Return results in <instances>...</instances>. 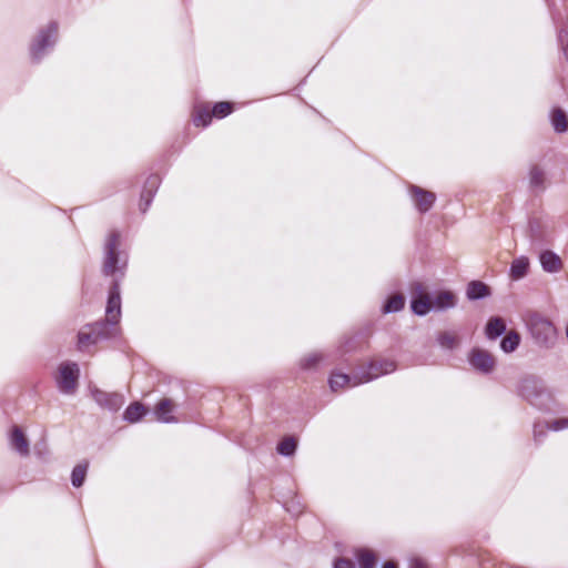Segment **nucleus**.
<instances>
[{"label": "nucleus", "mask_w": 568, "mask_h": 568, "mask_svg": "<svg viewBox=\"0 0 568 568\" xmlns=\"http://www.w3.org/2000/svg\"><path fill=\"white\" fill-rule=\"evenodd\" d=\"M121 234L119 231L108 233L103 245L102 272L106 276H112L113 282L109 290V297L105 308V321L110 327L118 331V323L121 317V294L120 281L124 277L128 266V255L120 250Z\"/></svg>", "instance_id": "obj_1"}, {"label": "nucleus", "mask_w": 568, "mask_h": 568, "mask_svg": "<svg viewBox=\"0 0 568 568\" xmlns=\"http://www.w3.org/2000/svg\"><path fill=\"white\" fill-rule=\"evenodd\" d=\"M59 39V23L49 21L41 26L29 44V55L32 62L39 63L50 54Z\"/></svg>", "instance_id": "obj_2"}, {"label": "nucleus", "mask_w": 568, "mask_h": 568, "mask_svg": "<svg viewBox=\"0 0 568 568\" xmlns=\"http://www.w3.org/2000/svg\"><path fill=\"white\" fill-rule=\"evenodd\" d=\"M519 389L523 397L540 409H548L552 402V393L546 387L544 381L535 376L524 378Z\"/></svg>", "instance_id": "obj_3"}, {"label": "nucleus", "mask_w": 568, "mask_h": 568, "mask_svg": "<svg viewBox=\"0 0 568 568\" xmlns=\"http://www.w3.org/2000/svg\"><path fill=\"white\" fill-rule=\"evenodd\" d=\"M526 323L536 344L544 347H549L552 344L556 328L549 320L539 314H531L528 316Z\"/></svg>", "instance_id": "obj_4"}, {"label": "nucleus", "mask_w": 568, "mask_h": 568, "mask_svg": "<svg viewBox=\"0 0 568 568\" xmlns=\"http://www.w3.org/2000/svg\"><path fill=\"white\" fill-rule=\"evenodd\" d=\"M115 334L114 329L103 322L87 325L78 333V348L83 352L89 346L95 345L101 341L109 339L115 336Z\"/></svg>", "instance_id": "obj_5"}, {"label": "nucleus", "mask_w": 568, "mask_h": 568, "mask_svg": "<svg viewBox=\"0 0 568 568\" xmlns=\"http://www.w3.org/2000/svg\"><path fill=\"white\" fill-rule=\"evenodd\" d=\"M395 369L396 363L393 359H374L366 366H361L355 371V382L353 385L368 383L383 375L393 373Z\"/></svg>", "instance_id": "obj_6"}, {"label": "nucleus", "mask_w": 568, "mask_h": 568, "mask_svg": "<svg viewBox=\"0 0 568 568\" xmlns=\"http://www.w3.org/2000/svg\"><path fill=\"white\" fill-rule=\"evenodd\" d=\"M80 376L79 365L74 362H62L55 375V383L59 390L65 395H72L78 388Z\"/></svg>", "instance_id": "obj_7"}, {"label": "nucleus", "mask_w": 568, "mask_h": 568, "mask_svg": "<svg viewBox=\"0 0 568 568\" xmlns=\"http://www.w3.org/2000/svg\"><path fill=\"white\" fill-rule=\"evenodd\" d=\"M468 362L475 371L485 375L490 374L496 366L495 357L481 348H473L468 354Z\"/></svg>", "instance_id": "obj_8"}, {"label": "nucleus", "mask_w": 568, "mask_h": 568, "mask_svg": "<svg viewBox=\"0 0 568 568\" xmlns=\"http://www.w3.org/2000/svg\"><path fill=\"white\" fill-rule=\"evenodd\" d=\"M91 395L94 402L102 408L110 412L119 410L124 404V398L119 393H108L97 387L91 388Z\"/></svg>", "instance_id": "obj_9"}, {"label": "nucleus", "mask_w": 568, "mask_h": 568, "mask_svg": "<svg viewBox=\"0 0 568 568\" xmlns=\"http://www.w3.org/2000/svg\"><path fill=\"white\" fill-rule=\"evenodd\" d=\"M410 194L415 206L422 213L429 211L436 200V195L433 192L416 185L410 186Z\"/></svg>", "instance_id": "obj_10"}, {"label": "nucleus", "mask_w": 568, "mask_h": 568, "mask_svg": "<svg viewBox=\"0 0 568 568\" xmlns=\"http://www.w3.org/2000/svg\"><path fill=\"white\" fill-rule=\"evenodd\" d=\"M568 428V418H557L547 423H536L534 426V438L536 442H541L547 430H561Z\"/></svg>", "instance_id": "obj_11"}, {"label": "nucleus", "mask_w": 568, "mask_h": 568, "mask_svg": "<svg viewBox=\"0 0 568 568\" xmlns=\"http://www.w3.org/2000/svg\"><path fill=\"white\" fill-rule=\"evenodd\" d=\"M10 446L13 450H16L21 456L29 455V442L21 428L18 426H13L9 437Z\"/></svg>", "instance_id": "obj_12"}, {"label": "nucleus", "mask_w": 568, "mask_h": 568, "mask_svg": "<svg viewBox=\"0 0 568 568\" xmlns=\"http://www.w3.org/2000/svg\"><path fill=\"white\" fill-rule=\"evenodd\" d=\"M173 410V402L169 398H164L156 404L154 408V414L156 416V419L161 423H176L178 419L172 415Z\"/></svg>", "instance_id": "obj_13"}, {"label": "nucleus", "mask_w": 568, "mask_h": 568, "mask_svg": "<svg viewBox=\"0 0 568 568\" xmlns=\"http://www.w3.org/2000/svg\"><path fill=\"white\" fill-rule=\"evenodd\" d=\"M542 270L548 273H557L562 267L560 257L552 251H544L539 255Z\"/></svg>", "instance_id": "obj_14"}, {"label": "nucleus", "mask_w": 568, "mask_h": 568, "mask_svg": "<svg viewBox=\"0 0 568 568\" xmlns=\"http://www.w3.org/2000/svg\"><path fill=\"white\" fill-rule=\"evenodd\" d=\"M432 301L433 310L435 311H445L452 308L456 305V297L454 293L449 291H442L437 293Z\"/></svg>", "instance_id": "obj_15"}, {"label": "nucleus", "mask_w": 568, "mask_h": 568, "mask_svg": "<svg viewBox=\"0 0 568 568\" xmlns=\"http://www.w3.org/2000/svg\"><path fill=\"white\" fill-rule=\"evenodd\" d=\"M467 298L470 301H476L480 298H485L490 295L489 286L480 281H471L467 285L466 290Z\"/></svg>", "instance_id": "obj_16"}, {"label": "nucleus", "mask_w": 568, "mask_h": 568, "mask_svg": "<svg viewBox=\"0 0 568 568\" xmlns=\"http://www.w3.org/2000/svg\"><path fill=\"white\" fill-rule=\"evenodd\" d=\"M212 111L209 104L199 103L193 110V123L196 126H207L212 120Z\"/></svg>", "instance_id": "obj_17"}, {"label": "nucleus", "mask_w": 568, "mask_h": 568, "mask_svg": "<svg viewBox=\"0 0 568 568\" xmlns=\"http://www.w3.org/2000/svg\"><path fill=\"white\" fill-rule=\"evenodd\" d=\"M355 382V372L352 375L343 374V373H332L329 377V387L333 392H337L343 389L346 386H354Z\"/></svg>", "instance_id": "obj_18"}, {"label": "nucleus", "mask_w": 568, "mask_h": 568, "mask_svg": "<svg viewBox=\"0 0 568 568\" xmlns=\"http://www.w3.org/2000/svg\"><path fill=\"white\" fill-rule=\"evenodd\" d=\"M529 260L526 256H519L511 262L509 276L514 281L525 277L528 273Z\"/></svg>", "instance_id": "obj_19"}, {"label": "nucleus", "mask_w": 568, "mask_h": 568, "mask_svg": "<svg viewBox=\"0 0 568 568\" xmlns=\"http://www.w3.org/2000/svg\"><path fill=\"white\" fill-rule=\"evenodd\" d=\"M410 307L414 314L424 316L433 310L430 297L427 295H422L417 298H414L412 301Z\"/></svg>", "instance_id": "obj_20"}, {"label": "nucleus", "mask_w": 568, "mask_h": 568, "mask_svg": "<svg viewBox=\"0 0 568 568\" xmlns=\"http://www.w3.org/2000/svg\"><path fill=\"white\" fill-rule=\"evenodd\" d=\"M506 331V324L500 317H491L486 325V335L489 339H495Z\"/></svg>", "instance_id": "obj_21"}, {"label": "nucleus", "mask_w": 568, "mask_h": 568, "mask_svg": "<svg viewBox=\"0 0 568 568\" xmlns=\"http://www.w3.org/2000/svg\"><path fill=\"white\" fill-rule=\"evenodd\" d=\"M529 182L534 189L545 190L546 187V172L539 165H534L529 172Z\"/></svg>", "instance_id": "obj_22"}, {"label": "nucleus", "mask_w": 568, "mask_h": 568, "mask_svg": "<svg viewBox=\"0 0 568 568\" xmlns=\"http://www.w3.org/2000/svg\"><path fill=\"white\" fill-rule=\"evenodd\" d=\"M146 413L145 407L140 403H133L126 407L123 418L130 423L139 422Z\"/></svg>", "instance_id": "obj_23"}, {"label": "nucleus", "mask_w": 568, "mask_h": 568, "mask_svg": "<svg viewBox=\"0 0 568 568\" xmlns=\"http://www.w3.org/2000/svg\"><path fill=\"white\" fill-rule=\"evenodd\" d=\"M551 124L556 132L562 133L568 130V118L561 109H555L551 113Z\"/></svg>", "instance_id": "obj_24"}, {"label": "nucleus", "mask_w": 568, "mask_h": 568, "mask_svg": "<svg viewBox=\"0 0 568 568\" xmlns=\"http://www.w3.org/2000/svg\"><path fill=\"white\" fill-rule=\"evenodd\" d=\"M323 361L324 356L321 353H310L300 359V367L303 371H312L315 369Z\"/></svg>", "instance_id": "obj_25"}, {"label": "nucleus", "mask_w": 568, "mask_h": 568, "mask_svg": "<svg viewBox=\"0 0 568 568\" xmlns=\"http://www.w3.org/2000/svg\"><path fill=\"white\" fill-rule=\"evenodd\" d=\"M405 298L400 294L392 295L384 304L382 311L384 314L396 313L404 308Z\"/></svg>", "instance_id": "obj_26"}, {"label": "nucleus", "mask_w": 568, "mask_h": 568, "mask_svg": "<svg viewBox=\"0 0 568 568\" xmlns=\"http://www.w3.org/2000/svg\"><path fill=\"white\" fill-rule=\"evenodd\" d=\"M520 343V336L517 332L510 331L500 342V348L505 353L514 352Z\"/></svg>", "instance_id": "obj_27"}, {"label": "nucleus", "mask_w": 568, "mask_h": 568, "mask_svg": "<svg viewBox=\"0 0 568 568\" xmlns=\"http://www.w3.org/2000/svg\"><path fill=\"white\" fill-rule=\"evenodd\" d=\"M356 558H357L359 568H374L376 565V557L371 550H367V549L357 550Z\"/></svg>", "instance_id": "obj_28"}, {"label": "nucleus", "mask_w": 568, "mask_h": 568, "mask_svg": "<svg viewBox=\"0 0 568 568\" xmlns=\"http://www.w3.org/2000/svg\"><path fill=\"white\" fill-rule=\"evenodd\" d=\"M437 342L442 348L454 349L458 345V336L452 332H443L438 335Z\"/></svg>", "instance_id": "obj_29"}, {"label": "nucleus", "mask_w": 568, "mask_h": 568, "mask_svg": "<svg viewBox=\"0 0 568 568\" xmlns=\"http://www.w3.org/2000/svg\"><path fill=\"white\" fill-rule=\"evenodd\" d=\"M88 464H78L71 474V483L74 487H81L85 480Z\"/></svg>", "instance_id": "obj_30"}, {"label": "nucleus", "mask_w": 568, "mask_h": 568, "mask_svg": "<svg viewBox=\"0 0 568 568\" xmlns=\"http://www.w3.org/2000/svg\"><path fill=\"white\" fill-rule=\"evenodd\" d=\"M297 447V443L293 437H285L277 446L278 454L283 456H292Z\"/></svg>", "instance_id": "obj_31"}, {"label": "nucleus", "mask_w": 568, "mask_h": 568, "mask_svg": "<svg viewBox=\"0 0 568 568\" xmlns=\"http://www.w3.org/2000/svg\"><path fill=\"white\" fill-rule=\"evenodd\" d=\"M211 111L213 116L222 119L233 111V104L231 102H217L213 105Z\"/></svg>", "instance_id": "obj_32"}, {"label": "nucleus", "mask_w": 568, "mask_h": 568, "mask_svg": "<svg viewBox=\"0 0 568 568\" xmlns=\"http://www.w3.org/2000/svg\"><path fill=\"white\" fill-rule=\"evenodd\" d=\"M154 194H155V192H152V190H149L148 186H143V190L141 192V199H140V210L143 213L146 212L148 207L150 206Z\"/></svg>", "instance_id": "obj_33"}, {"label": "nucleus", "mask_w": 568, "mask_h": 568, "mask_svg": "<svg viewBox=\"0 0 568 568\" xmlns=\"http://www.w3.org/2000/svg\"><path fill=\"white\" fill-rule=\"evenodd\" d=\"M154 194H155V192H152V190H149L148 186H143V190L141 192V199H140V210L143 213L146 212L148 207L150 206Z\"/></svg>", "instance_id": "obj_34"}, {"label": "nucleus", "mask_w": 568, "mask_h": 568, "mask_svg": "<svg viewBox=\"0 0 568 568\" xmlns=\"http://www.w3.org/2000/svg\"><path fill=\"white\" fill-rule=\"evenodd\" d=\"M160 181L161 180L158 174H152L146 179L144 186H148V189L152 190V192H156V190L160 185Z\"/></svg>", "instance_id": "obj_35"}, {"label": "nucleus", "mask_w": 568, "mask_h": 568, "mask_svg": "<svg viewBox=\"0 0 568 568\" xmlns=\"http://www.w3.org/2000/svg\"><path fill=\"white\" fill-rule=\"evenodd\" d=\"M558 40L560 45L562 47L564 54L568 61V31L561 30L558 34Z\"/></svg>", "instance_id": "obj_36"}, {"label": "nucleus", "mask_w": 568, "mask_h": 568, "mask_svg": "<svg viewBox=\"0 0 568 568\" xmlns=\"http://www.w3.org/2000/svg\"><path fill=\"white\" fill-rule=\"evenodd\" d=\"M333 568H356V566L351 559L337 558L333 564Z\"/></svg>", "instance_id": "obj_37"}, {"label": "nucleus", "mask_w": 568, "mask_h": 568, "mask_svg": "<svg viewBox=\"0 0 568 568\" xmlns=\"http://www.w3.org/2000/svg\"><path fill=\"white\" fill-rule=\"evenodd\" d=\"M354 344V338H348L346 339L342 345H341V349L342 352H349L354 348L353 346Z\"/></svg>", "instance_id": "obj_38"}, {"label": "nucleus", "mask_w": 568, "mask_h": 568, "mask_svg": "<svg viewBox=\"0 0 568 568\" xmlns=\"http://www.w3.org/2000/svg\"><path fill=\"white\" fill-rule=\"evenodd\" d=\"M412 568H423V562L419 560H415L412 562Z\"/></svg>", "instance_id": "obj_39"}, {"label": "nucleus", "mask_w": 568, "mask_h": 568, "mask_svg": "<svg viewBox=\"0 0 568 568\" xmlns=\"http://www.w3.org/2000/svg\"><path fill=\"white\" fill-rule=\"evenodd\" d=\"M383 568H396V566H395V564H394V562L387 561V562H385V565L383 566Z\"/></svg>", "instance_id": "obj_40"}, {"label": "nucleus", "mask_w": 568, "mask_h": 568, "mask_svg": "<svg viewBox=\"0 0 568 568\" xmlns=\"http://www.w3.org/2000/svg\"><path fill=\"white\" fill-rule=\"evenodd\" d=\"M566 335H567V338H568V323H567V327H566Z\"/></svg>", "instance_id": "obj_41"}]
</instances>
